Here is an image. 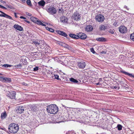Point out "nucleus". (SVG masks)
<instances>
[{
	"instance_id": "obj_1",
	"label": "nucleus",
	"mask_w": 134,
	"mask_h": 134,
	"mask_svg": "<svg viewBox=\"0 0 134 134\" xmlns=\"http://www.w3.org/2000/svg\"><path fill=\"white\" fill-rule=\"evenodd\" d=\"M47 111L48 113L50 114H55L58 111V108L55 104H51L47 107Z\"/></svg>"
},
{
	"instance_id": "obj_2",
	"label": "nucleus",
	"mask_w": 134,
	"mask_h": 134,
	"mask_svg": "<svg viewBox=\"0 0 134 134\" xmlns=\"http://www.w3.org/2000/svg\"><path fill=\"white\" fill-rule=\"evenodd\" d=\"M19 127L18 124L15 123H12L9 125L8 126L9 131L12 133H15L18 131Z\"/></svg>"
},
{
	"instance_id": "obj_3",
	"label": "nucleus",
	"mask_w": 134,
	"mask_h": 134,
	"mask_svg": "<svg viewBox=\"0 0 134 134\" xmlns=\"http://www.w3.org/2000/svg\"><path fill=\"white\" fill-rule=\"evenodd\" d=\"M81 14L78 12L77 11L74 13L73 15L72 16V18L74 20L77 21L80 20L81 19Z\"/></svg>"
},
{
	"instance_id": "obj_4",
	"label": "nucleus",
	"mask_w": 134,
	"mask_h": 134,
	"mask_svg": "<svg viewBox=\"0 0 134 134\" xmlns=\"http://www.w3.org/2000/svg\"><path fill=\"white\" fill-rule=\"evenodd\" d=\"M6 93L7 96L10 99H14L15 98L16 94L15 92L13 91L10 92L8 91L6 92Z\"/></svg>"
},
{
	"instance_id": "obj_5",
	"label": "nucleus",
	"mask_w": 134,
	"mask_h": 134,
	"mask_svg": "<svg viewBox=\"0 0 134 134\" xmlns=\"http://www.w3.org/2000/svg\"><path fill=\"white\" fill-rule=\"evenodd\" d=\"M96 19L98 22L102 23L104 19V16L101 14H98L96 16Z\"/></svg>"
},
{
	"instance_id": "obj_6",
	"label": "nucleus",
	"mask_w": 134,
	"mask_h": 134,
	"mask_svg": "<svg viewBox=\"0 0 134 134\" xmlns=\"http://www.w3.org/2000/svg\"><path fill=\"white\" fill-rule=\"evenodd\" d=\"M47 12L50 14L54 15L57 13L56 9L53 7H50L47 10Z\"/></svg>"
},
{
	"instance_id": "obj_7",
	"label": "nucleus",
	"mask_w": 134,
	"mask_h": 134,
	"mask_svg": "<svg viewBox=\"0 0 134 134\" xmlns=\"http://www.w3.org/2000/svg\"><path fill=\"white\" fill-rule=\"evenodd\" d=\"M119 32L121 33L124 34L126 33L127 30V28L124 26H120L119 27Z\"/></svg>"
},
{
	"instance_id": "obj_8",
	"label": "nucleus",
	"mask_w": 134,
	"mask_h": 134,
	"mask_svg": "<svg viewBox=\"0 0 134 134\" xmlns=\"http://www.w3.org/2000/svg\"><path fill=\"white\" fill-rule=\"evenodd\" d=\"M78 39L80 38L81 39L85 40L87 37V36L84 33L80 32L77 33Z\"/></svg>"
},
{
	"instance_id": "obj_9",
	"label": "nucleus",
	"mask_w": 134,
	"mask_h": 134,
	"mask_svg": "<svg viewBox=\"0 0 134 134\" xmlns=\"http://www.w3.org/2000/svg\"><path fill=\"white\" fill-rule=\"evenodd\" d=\"M60 21L63 23H67L68 19L64 16H62L60 18Z\"/></svg>"
},
{
	"instance_id": "obj_10",
	"label": "nucleus",
	"mask_w": 134,
	"mask_h": 134,
	"mask_svg": "<svg viewBox=\"0 0 134 134\" xmlns=\"http://www.w3.org/2000/svg\"><path fill=\"white\" fill-rule=\"evenodd\" d=\"M1 80L7 82H10L12 81V80L10 78L6 77H1Z\"/></svg>"
},
{
	"instance_id": "obj_11",
	"label": "nucleus",
	"mask_w": 134,
	"mask_h": 134,
	"mask_svg": "<svg viewBox=\"0 0 134 134\" xmlns=\"http://www.w3.org/2000/svg\"><path fill=\"white\" fill-rule=\"evenodd\" d=\"M17 111L18 113L21 114L23 113L24 111V108L23 106H19L18 108V109L17 110Z\"/></svg>"
},
{
	"instance_id": "obj_12",
	"label": "nucleus",
	"mask_w": 134,
	"mask_h": 134,
	"mask_svg": "<svg viewBox=\"0 0 134 134\" xmlns=\"http://www.w3.org/2000/svg\"><path fill=\"white\" fill-rule=\"evenodd\" d=\"M56 32L59 35L67 37L68 36V35L65 32L60 30H57Z\"/></svg>"
},
{
	"instance_id": "obj_13",
	"label": "nucleus",
	"mask_w": 134,
	"mask_h": 134,
	"mask_svg": "<svg viewBox=\"0 0 134 134\" xmlns=\"http://www.w3.org/2000/svg\"><path fill=\"white\" fill-rule=\"evenodd\" d=\"M78 66L80 68L83 69L86 66L85 63L84 62H80L78 63Z\"/></svg>"
},
{
	"instance_id": "obj_14",
	"label": "nucleus",
	"mask_w": 134,
	"mask_h": 134,
	"mask_svg": "<svg viewBox=\"0 0 134 134\" xmlns=\"http://www.w3.org/2000/svg\"><path fill=\"white\" fill-rule=\"evenodd\" d=\"M14 27L15 29L20 31H22L23 30V27L18 25H14Z\"/></svg>"
},
{
	"instance_id": "obj_15",
	"label": "nucleus",
	"mask_w": 134,
	"mask_h": 134,
	"mask_svg": "<svg viewBox=\"0 0 134 134\" xmlns=\"http://www.w3.org/2000/svg\"><path fill=\"white\" fill-rule=\"evenodd\" d=\"M93 29L92 26L90 25H87L85 28V30L87 32L91 31Z\"/></svg>"
},
{
	"instance_id": "obj_16",
	"label": "nucleus",
	"mask_w": 134,
	"mask_h": 134,
	"mask_svg": "<svg viewBox=\"0 0 134 134\" xmlns=\"http://www.w3.org/2000/svg\"><path fill=\"white\" fill-rule=\"evenodd\" d=\"M62 46L65 48L68 49L69 50H71L72 48L71 47L66 44L65 43H63L62 44Z\"/></svg>"
},
{
	"instance_id": "obj_17",
	"label": "nucleus",
	"mask_w": 134,
	"mask_h": 134,
	"mask_svg": "<svg viewBox=\"0 0 134 134\" xmlns=\"http://www.w3.org/2000/svg\"><path fill=\"white\" fill-rule=\"evenodd\" d=\"M107 29V26L102 25L99 27V30H105Z\"/></svg>"
},
{
	"instance_id": "obj_18",
	"label": "nucleus",
	"mask_w": 134,
	"mask_h": 134,
	"mask_svg": "<svg viewBox=\"0 0 134 134\" xmlns=\"http://www.w3.org/2000/svg\"><path fill=\"white\" fill-rule=\"evenodd\" d=\"M69 36L73 39H78L77 33V34L76 35L72 34H69Z\"/></svg>"
},
{
	"instance_id": "obj_19",
	"label": "nucleus",
	"mask_w": 134,
	"mask_h": 134,
	"mask_svg": "<svg viewBox=\"0 0 134 134\" xmlns=\"http://www.w3.org/2000/svg\"><path fill=\"white\" fill-rule=\"evenodd\" d=\"M96 40L100 42H105L106 41V39L103 37L97 38Z\"/></svg>"
},
{
	"instance_id": "obj_20",
	"label": "nucleus",
	"mask_w": 134,
	"mask_h": 134,
	"mask_svg": "<svg viewBox=\"0 0 134 134\" xmlns=\"http://www.w3.org/2000/svg\"><path fill=\"white\" fill-rule=\"evenodd\" d=\"M38 4L39 6L44 7L45 4V2L44 1L42 0L39 2Z\"/></svg>"
},
{
	"instance_id": "obj_21",
	"label": "nucleus",
	"mask_w": 134,
	"mask_h": 134,
	"mask_svg": "<svg viewBox=\"0 0 134 134\" xmlns=\"http://www.w3.org/2000/svg\"><path fill=\"white\" fill-rule=\"evenodd\" d=\"M7 116V114L5 111L1 113V117L2 119H4Z\"/></svg>"
},
{
	"instance_id": "obj_22",
	"label": "nucleus",
	"mask_w": 134,
	"mask_h": 134,
	"mask_svg": "<svg viewBox=\"0 0 134 134\" xmlns=\"http://www.w3.org/2000/svg\"><path fill=\"white\" fill-rule=\"evenodd\" d=\"M70 80L72 82L75 83H77L78 82V81L77 80L73 78H70Z\"/></svg>"
},
{
	"instance_id": "obj_23",
	"label": "nucleus",
	"mask_w": 134,
	"mask_h": 134,
	"mask_svg": "<svg viewBox=\"0 0 134 134\" xmlns=\"http://www.w3.org/2000/svg\"><path fill=\"white\" fill-rule=\"evenodd\" d=\"M123 73L125 75H128L129 76H130L131 77H133L134 78V76L132 75V74L129 73L125 71L123 72Z\"/></svg>"
},
{
	"instance_id": "obj_24",
	"label": "nucleus",
	"mask_w": 134,
	"mask_h": 134,
	"mask_svg": "<svg viewBox=\"0 0 134 134\" xmlns=\"http://www.w3.org/2000/svg\"><path fill=\"white\" fill-rule=\"evenodd\" d=\"M3 17H4L10 19L12 20V18L10 16L7 15V14H4V15H2Z\"/></svg>"
},
{
	"instance_id": "obj_25",
	"label": "nucleus",
	"mask_w": 134,
	"mask_h": 134,
	"mask_svg": "<svg viewBox=\"0 0 134 134\" xmlns=\"http://www.w3.org/2000/svg\"><path fill=\"white\" fill-rule=\"evenodd\" d=\"M31 19L33 22L34 23H36L38 20L37 18L34 17H31Z\"/></svg>"
},
{
	"instance_id": "obj_26",
	"label": "nucleus",
	"mask_w": 134,
	"mask_h": 134,
	"mask_svg": "<svg viewBox=\"0 0 134 134\" xmlns=\"http://www.w3.org/2000/svg\"><path fill=\"white\" fill-rule=\"evenodd\" d=\"M26 3L27 5L29 7L32 6V4L30 0H27L26 1Z\"/></svg>"
},
{
	"instance_id": "obj_27",
	"label": "nucleus",
	"mask_w": 134,
	"mask_h": 134,
	"mask_svg": "<svg viewBox=\"0 0 134 134\" xmlns=\"http://www.w3.org/2000/svg\"><path fill=\"white\" fill-rule=\"evenodd\" d=\"M117 127L118 130L120 131L122 129V126L120 124H118L117 126Z\"/></svg>"
},
{
	"instance_id": "obj_28",
	"label": "nucleus",
	"mask_w": 134,
	"mask_h": 134,
	"mask_svg": "<svg viewBox=\"0 0 134 134\" xmlns=\"http://www.w3.org/2000/svg\"><path fill=\"white\" fill-rule=\"evenodd\" d=\"M130 38L132 40L134 41V33L131 34L130 36Z\"/></svg>"
},
{
	"instance_id": "obj_29",
	"label": "nucleus",
	"mask_w": 134,
	"mask_h": 134,
	"mask_svg": "<svg viewBox=\"0 0 134 134\" xmlns=\"http://www.w3.org/2000/svg\"><path fill=\"white\" fill-rule=\"evenodd\" d=\"M2 66L5 68L11 67L12 66V65L8 64H5L3 65Z\"/></svg>"
},
{
	"instance_id": "obj_30",
	"label": "nucleus",
	"mask_w": 134,
	"mask_h": 134,
	"mask_svg": "<svg viewBox=\"0 0 134 134\" xmlns=\"http://www.w3.org/2000/svg\"><path fill=\"white\" fill-rule=\"evenodd\" d=\"M64 11V10L62 9H59L58 10V13H59L63 14Z\"/></svg>"
},
{
	"instance_id": "obj_31",
	"label": "nucleus",
	"mask_w": 134,
	"mask_h": 134,
	"mask_svg": "<svg viewBox=\"0 0 134 134\" xmlns=\"http://www.w3.org/2000/svg\"><path fill=\"white\" fill-rule=\"evenodd\" d=\"M54 76L55 79L57 80H61V79H59V76L58 75H54Z\"/></svg>"
},
{
	"instance_id": "obj_32",
	"label": "nucleus",
	"mask_w": 134,
	"mask_h": 134,
	"mask_svg": "<svg viewBox=\"0 0 134 134\" xmlns=\"http://www.w3.org/2000/svg\"><path fill=\"white\" fill-rule=\"evenodd\" d=\"M38 69V66H36L34 68L33 71H37Z\"/></svg>"
},
{
	"instance_id": "obj_33",
	"label": "nucleus",
	"mask_w": 134,
	"mask_h": 134,
	"mask_svg": "<svg viewBox=\"0 0 134 134\" xmlns=\"http://www.w3.org/2000/svg\"><path fill=\"white\" fill-rule=\"evenodd\" d=\"M41 22L39 20H38L36 23L38 25H40V24Z\"/></svg>"
},
{
	"instance_id": "obj_34",
	"label": "nucleus",
	"mask_w": 134,
	"mask_h": 134,
	"mask_svg": "<svg viewBox=\"0 0 134 134\" xmlns=\"http://www.w3.org/2000/svg\"><path fill=\"white\" fill-rule=\"evenodd\" d=\"M22 84L25 86H28V84L26 83L25 82H23L21 83Z\"/></svg>"
},
{
	"instance_id": "obj_35",
	"label": "nucleus",
	"mask_w": 134,
	"mask_h": 134,
	"mask_svg": "<svg viewBox=\"0 0 134 134\" xmlns=\"http://www.w3.org/2000/svg\"><path fill=\"white\" fill-rule=\"evenodd\" d=\"M6 7L8 8H10L11 9H14L13 7L11 6H10V5L9 6L8 5H6Z\"/></svg>"
},
{
	"instance_id": "obj_36",
	"label": "nucleus",
	"mask_w": 134,
	"mask_h": 134,
	"mask_svg": "<svg viewBox=\"0 0 134 134\" xmlns=\"http://www.w3.org/2000/svg\"><path fill=\"white\" fill-rule=\"evenodd\" d=\"M91 51L93 53H95V52L94 51L93 48H91Z\"/></svg>"
},
{
	"instance_id": "obj_37",
	"label": "nucleus",
	"mask_w": 134,
	"mask_h": 134,
	"mask_svg": "<svg viewBox=\"0 0 134 134\" xmlns=\"http://www.w3.org/2000/svg\"><path fill=\"white\" fill-rule=\"evenodd\" d=\"M0 12H1L2 14H0V16L3 17V16H2V15H4V14H5V13H4L3 12H2V11H1V10H0Z\"/></svg>"
},
{
	"instance_id": "obj_38",
	"label": "nucleus",
	"mask_w": 134,
	"mask_h": 134,
	"mask_svg": "<svg viewBox=\"0 0 134 134\" xmlns=\"http://www.w3.org/2000/svg\"><path fill=\"white\" fill-rule=\"evenodd\" d=\"M0 8L2 9H7V8L6 7H4L2 5H0Z\"/></svg>"
},
{
	"instance_id": "obj_39",
	"label": "nucleus",
	"mask_w": 134,
	"mask_h": 134,
	"mask_svg": "<svg viewBox=\"0 0 134 134\" xmlns=\"http://www.w3.org/2000/svg\"><path fill=\"white\" fill-rule=\"evenodd\" d=\"M49 31L51 32H54V30L53 29H52V28H50V29H49Z\"/></svg>"
},
{
	"instance_id": "obj_40",
	"label": "nucleus",
	"mask_w": 134,
	"mask_h": 134,
	"mask_svg": "<svg viewBox=\"0 0 134 134\" xmlns=\"http://www.w3.org/2000/svg\"><path fill=\"white\" fill-rule=\"evenodd\" d=\"M34 43L36 46L38 45L39 44V43H38L37 42H34Z\"/></svg>"
},
{
	"instance_id": "obj_41",
	"label": "nucleus",
	"mask_w": 134,
	"mask_h": 134,
	"mask_svg": "<svg viewBox=\"0 0 134 134\" xmlns=\"http://www.w3.org/2000/svg\"><path fill=\"white\" fill-rule=\"evenodd\" d=\"M40 25H41L43 26H46V25L44 24L42 22L40 24Z\"/></svg>"
},
{
	"instance_id": "obj_42",
	"label": "nucleus",
	"mask_w": 134,
	"mask_h": 134,
	"mask_svg": "<svg viewBox=\"0 0 134 134\" xmlns=\"http://www.w3.org/2000/svg\"><path fill=\"white\" fill-rule=\"evenodd\" d=\"M20 19H26V18L25 17L23 16H20Z\"/></svg>"
},
{
	"instance_id": "obj_43",
	"label": "nucleus",
	"mask_w": 134,
	"mask_h": 134,
	"mask_svg": "<svg viewBox=\"0 0 134 134\" xmlns=\"http://www.w3.org/2000/svg\"><path fill=\"white\" fill-rule=\"evenodd\" d=\"M20 1L23 3H25L26 0H20Z\"/></svg>"
},
{
	"instance_id": "obj_44",
	"label": "nucleus",
	"mask_w": 134,
	"mask_h": 134,
	"mask_svg": "<svg viewBox=\"0 0 134 134\" xmlns=\"http://www.w3.org/2000/svg\"><path fill=\"white\" fill-rule=\"evenodd\" d=\"M107 112H110L111 111V110L109 109H106Z\"/></svg>"
},
{
	"instance_id": "obj_45",
	"label": "nucleus",
	"mask_w": 134,
	"mask_h": 134,
	"mask_svg": "<svg viewBox=\"0 0 134 134\" xmlns=\"http://www.w3.org/2000/svg\"><path fill=\"white\" fill-rule=\"evenodd\" d=\"M26 13L27 15L30 16H31L32 15L31 14L29 13Z\"/></svg>"
},
{
	"instance_id": "obj_46",
	"label": "nucleus",
	"mask_w": 134,
	"mask_h": 134,
	"mask_svg": "<svg viewBox=\"0 0 134 134\" xmlns=\"http://www.w3.org/2000/svg\"><path fill=\"white\" fill-rule=\"evenodd\" d=\"M102 110H103V111L105 112H107L106 109L102 108Z\"/></svg>"
},
{
	"instance_id": "obj_47",
	"label": "nucleus",
	"mask_w": 134,
	"mask_h": 134,
	"mask_svg": "<svg viewBox=\"0 0 134 134\" xmlns=\"http://www.w3.org/2000/svg\"><path fill=\"white\" fill-rule=\"evenodd\" d=\"M24 21L26 22L28 24H30L31 23L29 21H27V20H25Z\"/></svg>"
},
{
	"instance_id": "obj_48",
	"label": "nucleus",
	"mask_w": 134,
	"mask_h": 134,
	"mask_svg": "<svg viewBox=\"0 0 134 134\" xmlns=\"http://www.w3.org/2000/svg\"><path fill=\"white\" fill-rule=\"evenodd\" d=\"M112 88L113 89H118V87H115L114 86L113 87H112Z\"/></svg>"
},
{
	"instance_id": "obj_49",
	"label": "nucleus",
	"mask_w": 134,
	"mask_h": 134,
	"mask_svg": "<svg viewBox=\"0 0 134 134\" xmlns=\"http://www.w3.org/2000/svg\"><path fill=\"white\" fill-rule=\"evenodd\" d=\"M117 24V23L116 22H115L114 23L113 25H114L115 26H116Z\"/></svg>"
},
{
	"instance_id": "obj_50",
	"label": "nucleus",
	"mask_w": 134,
	"mask_h": 134,
	"mask_svg": "<svg viewBox=\"0 0 134 134\" xmlns=\"http://www.w3.org/2000/svg\"><path fill=\"white\" fill-rule=\"evenodd\" d=\"M46 29L47 30H49V29H50V28H49V27H46Z\"/></svg>"
},
{
	"instance_id": "obj_51",
	"label": "nucleus",
	"mask_w": 134,
	"mask_h": 134,
	"mask_svg": "<svg viewBox=\"0 0 134 134\" xmlns=\"http://www.w3.org/2000/svg\"><path fill=\"white\" fill-rule=\"evenodd\" d=\"M124 8L125 9H126L127 10H128V9L127 8V6H126V5L124 6Z\"/></svg>"
},
{
	"instance_id": "obj_52",
	"label": "nucleus",
	"mask_w": 134,
	"mask_h": 134,
	"mask_svg": "<svg viewBox=\"0 0 134 134\" xmlns=\"http://www.w3.org/2000/svg\"><path fill=\"white\" fill-rule=\"evenodd\" d=\"M14 15H15V17L16 18H17V16L16 13H14Z\"/></svg>"
},
{
	"instance_id": "obj_53",
	"label": "nucleus",
	"mask_w": 134,
	"mask_h": 134,
	"mask_svg": "<svg viewBox=\"0 0 134 134\" xmlns=\"http://www.w3.org/2000/svg\"><path fill=\"white\" fill-rule=\"evenodd\" d=\"M69 134H74V133L72 132H69Z\"/></svg>"
},
{
	"instance_id": "obj_54",
	"label": "nucleus",
	"mask_w": 134,
	"mask_h": 134,
	"mask_svg": "<svg viewBox=\"0 0 134 134\" xmlns=\"http://www.w3.org/2000/svg\"><path fill=\"white\" fill-rule=\"evenodd\" d=\"M111 33H112V34L113 33H114V32L113 31V32H111Z\"/></svg>"
},
{
	"instance_id": "obj_55",
	"label": "nucleus",
	"mask_w": 134,
	"mask_h": 134,
	"mask_svg": "<svg viewBox=\"0 0 134 134\" xmlns=\"http://www.w3.org/2000/svg\"><path fill=\"white\" fill-rule=\"evenodd\" d=\"M111 33H112V34L113 33H114V32L113 31V32H111Z\"/></svg>"
},
{
	"instance_id": "obj_56",
	"label": "nucleus",
	"mask_w": 134,
	"mask_h": 134,
	"mask_svg": "<svg viewBox=\"0 0 134 134\" xmlns=\"http://www.w3.org/2000/svg\"><path fill=\"white\" fill-rule=\"evenodd\" d=\"M1 25H2L0 24V26H1Z\"/></svg>"
}]
</instances>
